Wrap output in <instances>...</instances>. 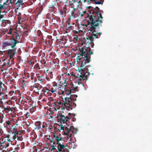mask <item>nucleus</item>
<instances>
[{
	"instance_id": "11",
	"label": "nucleus",
	"mask_w": 152,
	"mask_h": 152,
	"mask_svg": "<svg viewBox=\"0 0 152 152\" xmlns=\"http://www.w3.org/2000/svg\"><path fill=\"white\" fill-rule=\"evenodd\" d=\"M17 136H18V134L16 132H15V134L13 136V140H16Z\"/></svg>"
},
{
	"instance_id": "30",
	"label": "nucleus",
	"mask_w": 152,
	"mask_h": 152,
	"mask_svg": "<svg viewBox=\"0 0 152 152\" xmlns=\"http://www.w3.org/2000/svg\"><path fill=\"white\" fill-rule=\"evenodd\" d=\"M13 129H15V128H13Z\"/></svg>"
},
{
	"instance_id": "24",
	"label": "nucleus",
	"mask_w": 152,
	"mask_h": 152,
	"mask_svg": "<svg viewBox=\"0 0 152 152\" xmlns=\"http://www.w3.org/2000/svg\"><path fill=\"white\" fill-rule=\"evenodd\" d=\"M83 26H87L86 25H84V24H83Z\"/></svg>"
},
{
	"instance_id": "25",
	"label": "nucleus",
	"mask_w": 152,
	"mask_h": 152,
	"mask_svg": "<svg viewBox=\"0 0 152 152\" xmlns=\"http://www.w3.org/2000/svg\"><path fill=\"white\" fill-rule=\"evenodd\" d=\"M74 91V90H72V91H71V93Z\"/></svg>"
},
{
	"instance_id": "4",
	"label": "nucleus",
	"mask_w": 152,
	"mask_h": 152,
	"mask_svg": "<svg viewBox=\"0 0 152 152\" xmlns=\"http://www.w3.org/2000/svg\"><path fill=\"white\" fill-rule=\"evenodd\" d=\"M63 96L64 98V102H65V106L66 107V108L67 110H69L70 109H72V108L71 107V106L69 103L71 102V101L73 100V99L70 97H66L64 96Z\"/></svg>"
},
{
	"instance_id": "1",
	"label": "nucleus",
	"mask_w": 152,
	"mask_h": 152,
	"mask_svg": "<svg viewBox=\"0 0 152 152\" xmlns=\"http://www.w3.org/2000/svg\"><path fill=\"white\" fill-rule=\"evenodd\" d=\"M102 18L101 14L99 13H96L95 15H91L89 18L88 23H91L90 28L91 31L92 32V34L91 35L90 41H93V39H96L97 37V34H94V30L99 25L102 23Z\"/></svg>"
},
{
	"instance_id": "22",
	"label": "nucleus",
	"mask_w": 152,
	"mask_h": 152,
	"mask_svg": "<svg viewBox=\"0 0 152 152\" xmlns=\"http://www.w3.org/2000/svg\"><path fill=\"white\" fill-rule=\"evenodd\" d=\"M52 149H55V148L54 147V146H53V147Z\"/></svg>"
},
{
	"instance_id": "14",
	"label": "nucleus",
	"mask_w": 152,
	"mask_h": 152,
	"mask_svg": "<svg viewBox=\"0 0 152 152\" xmlns=\"http://www.w3.org/2000/svg\"><path fill=\"white\" fill-rule=\"evenodd\" d=\"M73 11V10L72 11V14L70 16V17L69 18V19H71L73 18H74V17L73 15L74 13H72Z\"/></svg>"
},
{
	"instance_id": "17",
	"label": "nucleus",
	"mask_w": 152,
	"mask_h": 152,
	"mask_svg": "<svg viewBox=\"0 0 152 152\" xmlns=\"http://www.w3.org/2000/svg\"><path fill=\"white\" fill-rule=\"evenodd\" d=\"M26 116V118H28L29 116V113H27L25 114Z\"/></svg>"
},
{
	"instance_id": "28",
	"label": "nucleus",
	"mask_w": 152,
	"mask_h": 152,
	"mask_svg": "<svg viewBox=\"0 0 152 152\" xmlns=\"http://www.w3.org/2000/svg\"><path fill=\"white\" fill-rule=\"evenodd\" d=\"M50 142H52V141L51 140V141H50Z\"/></svg>"
},
{
	"instance_id": "29",
	"label": "nucleus",
	"mask_w": 152,
	"mask_h": 152,
	"mask_svg": "<svg viewBox=\"0 0 152 152\" xmlns=\"http://www.w3.org/2000/svg\"><path fill=\"white\" fill-rule=\"evenodd\" d=\"M71 138H70V140H69V141H71Z\"/></svg>"
},
{
	"instance_id": "18",
	"label": "nucleus",
	"mask_w": 152,
	"mask_h": 152,
	"mask_svg": "<svg viewBox=\"0 0 152 152\" xmlns=\"http://www.w3.org/2000/svg\"><path fill=\"white\" fill-rule=\"evenodd\" d=\"M88 8L89 10H90L91 8H93L91 6H89L88 7Z\"/></svg>"
},
{
	"instance_id": "27",
	"label": "nucleus",
	"mask_w": 152,
	"mask_h": 152,
	"mask_svg": "<svg viewBox=\"0 0 152 152\" xmlns=\"http://www.w3.org/2000/svg\"><path fill=\"white\" fill-rule=\"evenodd\" d=\"M62 129V127H61V129Z\"/></svg>"
},
{
	"instance_id": "16",
	"label": "nucleus",
	"mask_w": 152,
	"mask_h": 152,
	"mask_svg": "<svg viewBox=\"0 0 152 152\" xmlns=\"http://www.w3.org/2000/svg\"><path fill=\"white\" fill-rule=\"evenodd\" d=\"M18 2L21 4L23 3V0H18Z\"/></svg>"
},
{
	"instance_id": "2",
	"label": "nucleus",
	"mask_w": 152,
	"mask_h": 152,
	"mask_svg": "<svg viewBox=\"0 0 152 152\" xmlns=\"http://www.w3.org/2000/svg\"><path fill=\"white\" fill-rule=\"evenodd\" d=\"M80 55L82 57V58H80V56H78L77 58V62L78 61H80V60H81V62L80 66L81 69H79V70L80 72L81 71H82L84 70V67L85 66L86 64L90 62V56L89 54H87L86 56L83 57V56L85 54V51H84V50L81 49L80 51Z\"/></svg>"
},
{
	"instance_id": "3",
	"label": "nucleus",
	"mask_w": 152,
	"mask_h": 152,
	"mask_svg": "<svg viewBox=\"0 0 152 152\" xmlns=\"http://www.w3.org/2000/svg\"><path fill=\"white\" fill-rule=\"evenodd\" d=\"M65 132L64 134L65 135H67V136L65 137L66 139H68L69 138H70L72 136V134L73 132V127H70L69 128H68L67 127H65L64 128Z\"/></svg>"
},
{
	"instance_id": "9",
	"label": "nucleus",
	"mask_w": 152,
	"mask_h": 152,
	"mask_svg": "<svg viewBox=\"0 0 152 152\" xmlns=\"http://www.w3.org/2000/svg\"><path fill=\"white\" fill-rule=\"evenodd\" d=\"M59 119L61 120V121L63 123L67 122L68 121V118H66L64 115H62L59 117Z\"/></svg>"
},
{
	"instance_id": "10",
	"label": "nucleus",
	"mask_w": 152,
	"mask_h": 152,
	"mask_svg": "<svg viewBox=\"0 0 152 152\" xmlns=\"http://www.w3.org/2000/svg\"><path fill=\"white\" fill-rule=\"evenodd\" d=\"M54 137L55 138V139L56 140L57 142H58L59 141L61 140V137H59L58 136H54Z\"/></svg>"
},
{
	"instance_id": "21",
	"label": "nucleus",
	"mask_w": 152,
	"mask_h": 152,
	"mask_svg": "<svg viewBox=\"0 0 152 152\" xmlns=\"http://www.w3.org/2000/svg\"><path fill=\"white\" fill-rule=\"evenodd\" d=\"M1 131H2L0 127V133H1Z\"/></svg>"
},
{
	"instance_id": "26",
	"label": "nucleus",
	"mask_w": 152,
	"mask_h": 152,
	"mask_svg": "<svg viewBox=\"0 0 152 152\" xmlns=\"http://www.w3.org/2000/svg\"><path fill=\"white\" fill-rule=\"evenodd\" d=\"M87 39L88 41H89V39H88L87 38Z\"/></svg>"
},
{
	"instance_id": "13",
	"label": "nucleus",
	"mask_w": 152,
	"mask_h": 152,
	"mask_svg": "<svg viewBox=\"0 0 152 152\" xmlns=\"http://www.w3.org/2000/svg\"><path fill=\"white\" fill-rule=\"evenodd\" d=\"M7 128H10V127L11 126H10V125H11V123L10 121H7Z\"/></svg>"
},
{
	"instance_id": "5",
	"label": "nucleus",
	"mask_w": 152,
	"mask_h": 152,
	"mask_svg": "<svg viewBox=\"0 0 152 152\" xmlns=\"http://www.w3.org/2000/svg\"><path fill=\"white\" fill-rule=\"evenodd\" d=\"M69 4L73 9L72 13H74L76 8H77L79 6L78 2L76 0H72L71 1H69Z\"/></svg>"
},
{
	"instance_id": "6",
	"label": "nucleus",
	"mask_w": 152,
	"mask_h": 152,
	"mask_svg": "<svg viewBox=\"0 0 152 152\" xmlns=\"http://www.w3.org/2000/svg\"><path fill=\"white\" fill-rule=\"evenodd\" d=\"M58 145L57 146V148L58 151L59 152H63L64 151V148L65 146L64 145L61 144L60 143L57 142Z\"/></svg>"
},
{
	"instance_id": "23",
	"label": "nucleus",
	"mask_w": 152,
	"mask_h": 152,
	"mask_svg": "<svg viewBox=\"0 0 152 152\" xmlns=\"http://www.w3.org/2000/svg\"><path fill=\"white\" fill-rule=\"evenodd\" d=\"M96 34H99V35H100L101 34V33H96Z\"/></svg>"
},
{
	"instance_id": "15",
	"label": "nucleus",
	"mask_w": 152,
	"mask_h": 152,
	"mask_svg": "<svg viewBox=\"0 0 152 152\" xmlns=\"http://www.w3.org/2000/svg\"><path fill=\"white\" fill-rule=\"evenodd\" d=\"M22 140V139L21 138L19 137L18 136H17V140H18L20 141H21Z\"/></svg>"
},
{
	"instance_id": "20",
	"label": "nucleus",
	"mask_w": 152,
	"mask_h": 152,
	"mask_svg": "<svg viewBox=\"0 0 152 152\" xmlns=\"http://www.w3.org/2000/svg\"><path fill=\"white\" fill-rule=\"evenodd\" d=\"M77 84L78 85H80V84H81L80 81L77 82Z\"/></svg>"
},
{
	"instance_id": "12",
	"label": "nucleus",
	"mask_w": 152,
	"mask_h": 152,
	"mask_svg": "<svg viewBox=\"0 0 152 152\" xmlns=\"http://www.w3.org/2000/svg\"><path fill=\"white\" fill-rule=\"evenodd\" d=\"M96 2V4H101V1L102 0H93Z\"/></svg>"
},
{
	"instance_id": "19",
	"label": "nucleus",
	"mask_w": 152,
	"mask_h": 152,
	"mask_svg": "<svg viewBox=\"0 0 152 152\" xmlns=\"http://www.w3.org/2000/svg\"><path fill=\"white\" fill-rule=\"evenodd\" d=\"M54 92V91L53 90H52L51 91H49V92H49V93L50 94V93H51H51H53Z\"/></svg>"
},
{
	"instance_id": "7",
	"label": "nucleus",
	"mask_w": 152,
	"mask_h": 152,
	"mask_svg": "<svg viewBox=\"0 0 152 152\" xmlns=\"http://www.w3.org/2000/svg\"><path fill=\"white\" fill-rule=\"evenodd\" d=\"M16 53V52L15 50H10L9 51V55L10 56V58L11 59L14 56Z\"/></svg>"
},
{
	"instance_id": "8",
	"label": "nucleus",
	"mask_w": 152,
	"mask_h": 152,
	"mask_svg": "<svg viewBox=\"0 0 152 152\" xmlns=\"http://www.w3.org/2000/svg\"><path fill=\"white\" fill-rule=\"evenodd\" d=\"M11 42L9 43H7V45H12L11 47L12 48H13L14 47L16 46V44H17V42L15 40H11Z\"/></svg>"
}]
</instances>
